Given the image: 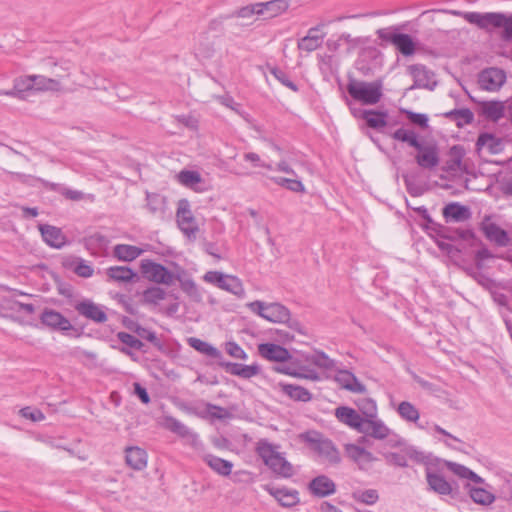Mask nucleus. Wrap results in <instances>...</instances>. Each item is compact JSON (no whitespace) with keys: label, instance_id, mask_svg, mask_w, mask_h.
Instances as JSON below:
<instances>
[{"label":"nucleus","instance_id":"obj_1","mask_svg":"<svg viewBox=\"0 0 512 512\" xmlns=\"http://www.w3.org/2000/svg\"><path fill=\"white\" fill-rule=\"evenodd\" d=\"M453 15L463 17L468 23L491 34L502 29L501 39L505 42L512 41V13L505 12H463L451 11Z\"/></svg>","mask_w":512,"mask_h":512},{"label":"nucleus","instance_id":"obj_2","mask_svg":"<svg viewBox=\"0 0 512 512\" xmlns=\"http://www.w3.org/2000/svg\"><path fill=\"white\" fill-rule=\"evenodd\" d=\"M390 137L416 149L415 161L422 169L433 170L439 165L438 147L435 144L425 145L415 131L401 127L391 133Z\"/></svg>","mask_w":512,"mask_h":512},{"label":"nucleus","instance_id":"obj_3","mask_svg":"<svg viewBox=\"0 0 512 512\" xmlns=\"http://www.w3.org/2000/svg\"><path fill=\"white\" fill-rule=\"evenodd\" d=\"M442 239H446L449 241H457V240H465L471 241L470 246H480L474 252V264L477 270H483L485 268V261L496 258L487 246L479 239L472 229H463V228H449L442 227V231L437 235Z\"/></svg>","mask_w":512,"mask_h":512},{"label":"nucleus","instance_id":"obj_4","mask_svg":"<svg viewBox=\"0 0 512 512\" xmlns=\"http://www.w3.org/2000/svg\"><path fill=\"white\" fill-rule=\"evenodd\" d=\"M348 95L362 105H376L383 97V80L381 78L372 82L349 78L346 85Z\"/></svg>","mask_w":512,"mask_h":512},{"label":"nucleus","instance_id":"obj_5","mask_svg":"<svg viewBox=\"0 0 512 512\" xmlns=\"http://www.w3.org/2000/svg\"><path fill=\"white\" fill-rule=\"evenodd\" d=\"M299 439L309 446L318 456L324 458L329 464L337 465L341 462L338 448L329 438L316 430H308L299 435Z\"/></svg>","mask_w":512,"mask_h":512},{"label":"nucleus","instance_id":"obj_6","mask_svg":"<svg viewBox=\"0 0 512 512\" xmlns=\"http://www.w3.org/2000/svg\"><path fill=\"white\" fill-rule=\"evenodd\" d=\"M256 452L273 473L281 478H291L294 474L293 465L274 450V447L267 440H260L257 444Z\"/></svg>","mask_w":512,"mask_h":512},{"label":"nucleus","instance_id":"obj_7","mask_svg":"<svg viewBox=\"0 0 512 512\" xmlns=\"http://www.w3.org/2000/svg\"><path fill=\"white\" fill-rule=\"evenodd\" d=\"M305 355L293 354L290 352V358L283 364H274L271 370L278 374L291 376L298 379H307L318 381L320 376L318 372L306 365Z\"/></svg>","mask_w":512,"mask_h":512},{"label":"nucleus","instance_id":"obj_8","mask_svg":"<svg viewBox=\"0 0 512 512\" xmlns=\"http://www.w3.org/2000/svg\"><path fill=\"white\" fill-rule=\"evenodd\" d=\"M203 280L219 289L237 296L238 298L245 297L243 283L237 276L224 274L220 271H208L204 274Z\"/></svg>","mask_w":512,"mask_h":512},{"label":"nucleus","instance_id":"obj_9","mask_svg":"<svg viewBox=\"0 0 512 512\" xmlns=\"http://www.w3.org/2000/svg\"><path fill=\"white\" fill-rule=\"evenodd\" d=\"M140 269L145 278L156 284L171 285L176 280V274L163 264L150 259L142 260Z\"/></svg>","mask_w":512,"mask_h":512},{"label":"nucleus","instance_id":"obj_10","mask_svg":"<svg viewBox=\"0 0 512 512\" xmlns=\"http://www.w3.org/2000/svg\"><path fill=\"white\" fill-rule=\"evenodd\" d=\"M40 322L42 325L48 327L52 331H59L63 334H67L68 331H74L76 337H80L82 332L75 328L68 318H66L60 312L45 307L40 314Z\"/></svg>","mask_w":512,"mask_h":512},{"label":"nucleus","instance_id":"obj_11","mask_svg":"<svg viewBox=\"0 0 512 512\" xmlns=\"http://www.w3.org/2000/svg\"><path fill=\"white\" fill-rule=\"evenodd\" d=\"M177 224L179 229L186 235L189 239L193 236L195 238V233L198 231V226L195 223V218L190 209V203L187 199H180L178 201L177 208Z\"/></svg>","mask_w":512,"mask_h":512},{"label":"nucleus","instance_id":"obj_12","mask_svg":"<svg viewBox=\"0 0 512 512\" xmlns=\"http://www.w3.org/2000/svg\"><path fill=\"white\" fill-rule=\"evenodd\" d=\"M506 73L498 67L483 69L478 75V83L485 91L496 92L506 82Z\"/></svg>","mask_w":512,"mask_h":512},{"label":"nucleus","instance_id":"obj_13","mask_svg":"<svg viewBox=\"0 0 512 512\" xmlns=\"http://www.w3.org/2000/svg\"><path fill=\"white\" fill-rule=\"evenodd\" d=\"M480 229L486 239L495 243L497 246L506 247L509 245L510 237L508 232L498 224L492 222L490 216H485L480 223Z\"/></svg>","mask_w":512,"mask_h":512},{"label":"nucleus","instance_id":"obj_14","mask_svg":"<svg viewBox=\"0 0 512 512\" xmlns=\"http://www.w3.org/2000/svg\"><path fill=\"white\" fill-rule=\"evenodd\" d=\"M469 98L474 103L478 104L477 112L480 116L484 117L488 121L498 122L505 115L504 102L500 100L490 101H479L473 96L469 95Z\"/></svg>","mask_w":512,"mask_h":512},{"label":"nucleus","instance_id":"obj_15","mask_svg":"<svg viewBox=\"0 0 512 512\" xmlns=\"http://www.w3.org/2000/svg\"><path fill=\"white\" fill-rule=\"evenodd\" d=\"M116 337L123 345H113V348L130 357L133 361H137V356L132 351V349L147 353L145 344L138 337H135L134 335L124 331L118 332Z\"/></svg>","mask_w":512,"mask_h":512},{"label":"nucleus","instance_id":"obj_16","mask_svg":"<svg viewBox=\"0 0 512 512\" xmlns=\"http://www.w3.org/2000/svg\"><path fill=\"white\" fill-rule=\"evenodd\" d=\"M426 481L429 489L439 495L450 496L453 499H457L459 497V490L457 488H453V484L446 480L440 473L428 472Z\"/></svg>","mask_w":512,"mask_h":512},{"label":"nucleus","instance_id":"obj_17","mask_svg":"<svg viewBox=\"0 0 512 512\" xmlns=\"http://www.w3.org/2000/svg\"><path fill=\"white\" fill-rule=\"evenodd\" d=\"M259 355L275 364H283L290 358V351L279 344L266 342L258 345Z\"/></svg>","mask_w":512,"mask_h":512},{"label":"nucleus","instance_id":"obj_18","mask_svg":"<svg viewBox=\"0 0 512 512\" xmlns=\"http://www.w3.org/2000/svg\"><path fill=\"white\" fill-rule=\"evenodd\" d=\"M264 490L284 508H292L300 503L299 492L296 489L278 488L267 484L264 486Z\"/></svg>","mask_w":512,"mask_h":512},{"label":"nucleus","instance_id":"obj_19","mask_svg":"<svg viewBox=\"0 0 512 512\" xmlns=\"http://www.w3.org/2000/svg\"><path fill=\"white\" fill-rule=\"evenodd\" d=\"M362 119L365 121L366 125L369 128H372L384 135L390 137L392 133L387 129L388 125V111L386 110H378V109H369V111L361 112Z\"/></svg>","mask_w":512,"mask_h":512},{"label":"nucleus","instance_id":"obj_20","mask_svg":"<svg viewBox=\"0 0 512 512\" xmlns=\"http://www.w3.org/2000/svg\"><path fill=\"white\" fill-rule=\"evenodd\" d=\"M218 366L224 369L226 373L243 379H250L261 372V366L257 363L246 365L223 360L218 362Z\"/></svg>","mask_w":512,"mask_h":512},{"label":"nucleus","instance_id":"obj_21","mask_svg":"<svg viewBox=\"0 0 512 512\" xmlns=\"http://www.w3.org/2000/svg\"><path fill=\"white\" fill-rule=\"evenodd\" d=\"M328 23L329 22H321L318 25L311 27L308 30L307 35L298 41V48L306 52H313L320 48L322 46L323 39L326 36V33L320 32Z\"/></svg>","mask_w":512,"mask_h":512},{"label":"nucleus","instance_id":"obj_22","mask_svg":"<svg viewBox=\"0 0 512 512\" xmlns=\"http://www.w3.org/2000/svg\"><path fill=\"white\" fill-rule=\"evenodd\" d=\"M75 310L83 317L95 322L104 323L108 317L103 308L90 299H84L74 305Z\"/></svg>","mask_w":512,"mask_h":512},{"label":"nucleus","instance_id":"obj_23","mask_svg":"<svg viewBox=\"0 0 512 512\" xmlns=\"http://www.w3.org/2000/svg\"><path fill=\"white\" fill-rule=\"evenodd\" d=\"M308 491L317 498H325L336 492V484L327 475H318L308 483Z\"/></svg>","mask_w":512,"mask_h":512},{"label":"nucleus","instance_id":"obj_24","mask_svg":"<svg viewBox=\"0 0 512 512\" xmlns=\"http://www.w3.org/2000/svg\"><path fill=\"white\" fill-rule=\"evenodd\" d=\"M38 229L43 241L52 248L61 249L68 243L67 237L59 227L49 224H39Z\"/></svg>","mask_w":512,"mask_h":512},{"label":"nucleus","instance_id":"obj_25","mask_svg":"<svg viewBox=\"0 0 512 512\" xmlns=\"http://www.w3.org/2000/svg\"><path fill=\"white\" fill-rule=\"evenodd\" d=\"M335 417L337 420L348 427L360 432L363 428L365 418L360 413L349 406H339L335 409Z\"/></svg>","mask_w":512,"mask_h":512},{"label":"nucleus","instance_id":"obj_26","mask_svg":"<svg viewBox=\"0 0 512 512\" xmlns=\"http://www.w3.org/2000/svg\"><path fill=\"white\" fill-rule=\"evenodd\" d=\"M362 433L376 440H384L392 433L391 429L377 416L375 418L366 419L363 423Z\"/></svg>","mask_w":512,"mask_h":512},{"label":"nucleus","instance_id":"obj_27","mask_svg":"<svg viewBox=\"0 0 512 512\" xmlns=\"http://www.w3.org/2000/svg\"><path fill=\"white\" fill-rule=\"evenodd\" d=\"M408 72L413 78V88H425L429 90H433L436 83L433 86H430V80L434 76V73L429 70L423 64H412L408 66Z\"/></svg>","mask_w":512,"mask_h":512},{"label":"nucleus","instance_id":"obj_28","mask_svg":"<svg viewBox=\"0 0 512 512\" xmlns=\"http://www.w3.org/2000/svg\"><path fill=\"white\" fill-rule=\"evenodd\" d=\"M335 381L341 386V388L353 392L365 394L367 392L366 386L359 381L356 375L346 369L338 370L335 376Z\"/></svg>","mask_w":512,"mask_h":512},{"label":"nucleus","instance_id":"obj_29","mask_svg":"<svg viewBox=\"0 0 512 512\" xmlns=\"http://www.w3.org/2000/svg\"><path fill=\"white\" fill-rule=\"evenodd\" d=\"M442 215L449 222H463L471 218V210L468 206L459 202H451L446 204L442 209Z\"/></svg>","mask_w":512,"mask_h":512},{"label":"nucleus","instance_id":"obj_30","mask_svg":"<svg viewBox=\"0 0 512 512\" xmlns=\"http://www.w3.org/2000/svg\"><path fill=\"white\" fill-rule=\"evenodd\" d=\"M475 147L477 153L486 147L488 152L492 155L499 154L504 150L502 139L490 132L479 133Z\"/></svg>","mask_w":512,"mask_h":512},{"label":"nucleus","instance_id":"obj_31","mask_svg":"<svg viewBox=\"0 0 512 512\" xmlns=\"http://www.w3.org/2000/svg\"><path fill=\"white\" fill-rule=\"evenodd\" d=\"M147 452L139 446H129L125 448L126 464L134 470H143L147 466Z\"/></svg>","mask_w":512,"mask_h":512},{"label":"nucleus","instance_id":"obj_32","mask_svg":"<svg viewBox=\"0 0 512 512\" xmlns=\"http://www.w3.org/2000/svg\"><path fill=\"white\" fill-rule=\"evenodd\" d=\"M106 274L110 280L118 283H132L139 279L138 273L128 266H111Z\"/></svg>","mask_w":512,"mask_h":512},{"label":"nucleus","instance_id":"obj_33","mask_svg":"<svg viewBox=\"0 0 512 512\" xmlns=\"http://www.w3.org/2000/svg\"><path fill=\"white\" fill-rule=\"evenodd\" d=\"M187 343L197 352L212 359H215L217 363L224 360L223 354L218 348L202 339L196 337H189L187 339Z\"/></svg>","mask_w":512,"mask_h":512},{"label":"nucleus","instance_id":"obj_34","mask_svg":"<svg viewBox=\"0 0 512 512\" xmlns=\"http://www.w3.org/2000/svg\"><path fill=\"white\" fill-rule=\"evenodd\" d=\"M281 392L293 401L307 403L313 398L312 393L303 386L289 383H279Z\"/></svg>","mask_w":512,"mask_h":512},{"label":"nucleus","instance_id":"obj_35","mask_svg":"<svg viewBox=\"0 0 512 512\" xmlns=\"http://www.w3.org/2000/svg\"><path fill=\"white\" fill-rule=\"evenodd\" d=\"M464 489L467 491L472 501L478 505L488 506L496 500V496L483 487H476L470 483H465Z\"/></svg>","mask_w":512,"mask_h":512},{"label":"nucleus","instance_id":"obj_36","mask_svg":"<svg viewBox=\"0 0 512 512\" xmlns=\"http://www.w3.org/2000/svg\"><path fill=\"white\" fill-rule=\"evenodd\" d=\"M205 464L215 473L221 476H229L233 469V463L213 454H206L203 457Z\"/></svg>","mask_w":512,"mask_h":512},{"label":"nucleus","instance_id":"obj_37","mask_svg":"<svg viewBox=\"0 0 512 512\" xmlns=\"http://www.w3.org/2000/svg\"><path fill=\"white\" fill-rule=\"evenodd\" d=\"M261 16L267 15L264 19L277 17L284 13L290 6V0H271L267 2H259Z\"/></svg>","mask_w":512,"mask_h":512},{"label":"nucleus","instance_id":"obj_38","mask_svg":"<svg viewBox=\"0 0 512 512\" xmlns=\"http://www.w3.org/2000/svg\"><path fill=\"white\" fill-rule=\"evenodd\" d=\"M290 310L278 302L268 303L264 319L272 323H283L289 320Z\"/></svg>","mask_w":512,"mask_h":512},{"label":"nucleus","instance_id":"obj_39","mask_svg":"<svg viewBox=\"0 0 512 512\" xmlns=\"http://www.w3.org/2000/svg\"><path fill=\"white\" fill-rule=\"evenodd\" d=\"M143 252L142 248L129 244H117L113 248V256L119 261L124 262H132L142 255Z\"/></svg>","mask_w":512,"mask_h":512},{"label":"nucleus","instance_id":"obj_40","mask_svg":"<svg viewBox=\"0 0 512 512\" xmlns=\"http://www.w3.org/2000/svg\"><path fill=\"white\" fill-rule=\"evenodd\" d=\"M443 117L455 122L458 128L472 124L474 114L469 108H455L442 114Z\"/></svg>","mask_w":512,"mask_h":512},{"label":"nucleus","instance_id":"obj_41","mask_svg":"<svg viewBox=\"0 0 512 512\" xmlns=\"http://www.w3.org/2000/svg\"><path fill=\"white\" fill-rule=\"evenodd\" d=\"M305 361L321 369L337 370V362L321 350H315L312 354H306Z\"/></svg>","mask_w":512,"mask_h":512},{"label":"nucleus","instance_id":"obj_42","mask_svg":"<svg viewBox=\"0 0 512 512\" xmlns=\"http://www.w3.org/2000/svg\"><path fill=\"white\" fill-rule=\"evenodd\" d=\"M394 46L405 57L414 55L416 51V42L413 37L407 33H401Z\"/></svg>","mask_w":512,"mask_h":512},{"label":"nucleus","instance_id":"obj_43","mask_svg":"<svg viewBox=\"0 0 512 512\" xmlns=\"http://www.w3.org/2000/svg\"><path fill=\"white\" fill-rule=\"evenodd\" d=\"M135 334L138 336L140 340L143 339L151 343L159 352L166 353V346L164 345L162 340L157 336L155 331L150 330L141 325Z\"/></svg>","mask_w":512,"mask_h":512},{"label":"nucleus","instance_id":"obj_44","mask_svg":"<svg viewBox=\"0 0 512 512\" xmlns=\"http://www.w3.org/2000/svg\"><path fill=\"white\" fill-rule=\"evenodd\" d=\"M260 3H252L234 10L232 13L221 16V19L226 20L233 17L250 18L254 15L261 16Z\"/></svg>","mask_w":512,"mask_h":512},{"label":"nucleus","instance_id":"obj_45","mask_svg":"<svg viewBox=\"0 0 512 512\" xmlns=\"http://www.w3.org/2000/svg\"><path fill=\"white\" fill-rule=\"evenodd\" d=\"M167 293L159 286H151L142 292V302L144 304L157 305L166 298Z\"/></svg>","mask_w":512,"mask_h":512},{"label":"nucleus","instance_id":"obj_46","mask_svg":"<svg viewBox=\"0 0 512 512\" xmlns=\"http://www.w3.org/2000/svg\"><path fill=\"white\" fill-rule=\"evenodd\" d=\"M379 453L383 456L385 462L389 466L406 468L408 467V458L407 455L401 451L398 452H390L385 450H379Z\"/></svg>","mask_w":512,"mask_h":512},{"label":"nucleus","instance_id":"obj_47","mask_svg":"<svg viewBox=\"0 0 512 512\" xmlns=\"http://www.w3.org/2000/svg\"><path fill=\"white\" fill-rule=\"evenodd\" d=\"M355 404L363 418L370 419L377 416V404L372 398H360L355 401Z\"/></svg>","mask_w":512,"mask_h":512},{"label":"nucleus","instance_id":"obj_48","mask_svg":"<svg viewBox=\"0 0 512 512\" xmlns=\"http://www.w3.org/2000/svg\"><path fill=\"white\" fill-rule=\"evenodd\" d=\"M397 412L400 417L408 422L416 423L419 420V410L409 401L399 403Z\"/></svg>","mask_w":512,"mask_h":512},{"label":"nucleus","instance_id":"obj_49","mask_svg":"<svg viewBox=\"0 0 512 512\" xmlns=\"http://www.w3.org/2000/svg\"><path fill=\"white\" fill-rule=\"evenodd\" d=\"M352 498L358 503L374 505L379 500V493L376 489L356 490L352 493Z\"/></svg>","mask_w":512,"mask_h":512},{"label":"nucleus","instance_id":"obj_50","mask_svg":"<svg viewBox=\"0 0 512 512\" xmlns=\"http://www.w3.org/2000/svg\"><path fill=\"white\" fill-rule=\"evenodd\" d=\"M163 425L167 430L180 437H187L190 433L189 428L173 416H165Z\"/></svg>","mask_w":512,"mask_h":512},{"label":"nucleus","instance_id":"obj_51","mask_svg":"<svg viewBox=\"0 0 512 512\" xmlns=\"http://www.w3.org/2000/svg\"><path fill=\"white\" fill-rule=\"evenodd\" d=\"M176 280L179 281L180 288L182 289V291L186 293L191 299H193L194 301L201 300V294L199 293L197 285L193 279H184L180 274H176Z\"/></svg>","mask_w":512,"mask_h":512},{"label":"nucleus","instance_id":"obj_52","mask_svg":"<svg viewBox=\"0 0 512 512\" xmlns=\"http://www.w3.org/2000/svg\"><path fill=\"white\" fill-rule=\"evenodd\" d=\"M32 77L34 80L33 90L36 91L57 90L60 85L59 81L43 75H32Z\"/></svg>","mask_w":512,"mask_h":512},{"label":"nucleus","instance_id":"obj_53","mask_svg":"<svg viewBox=\"0 0 512 512\" xmlns=\"http://www.w3.org/2000/svg\"><path fill=\"white\" fill-rule=\"evenodd\" d=\"M33 82L32 75L15 78L13 88L17 98L24 99V93L33 90Z\"/></svg>","mask_w":512,"mask_h":512},{"label":"nucleus","instance_id":"obj_54","mask_svg":"<svg viewBox=\"0 0 512 512\" xmlns=\"http://www.w3.org/2000/svg\"><path fill=\"white\" fill-rule=\"evenodd\" d=\"M268 70L271 75L275 77L283 86L289 88L293 92H298L299 87L292 80H290L289 75L283 71L281 68L277 66L268 67Z\"/></svg>","mask_w":512,"mask_h":512},{"label":"nucleus","instance_id":"obj_55","mask_svg":"<svg viewBox=\"0 0 512 512\" xmlns=\"http://www.w3.org/2000/svg\"><path fill=\"white\" fill-rule=\"evenodd\" d=\"M402 112L413 125L418 126L421 129H427L429 127V117L427 114L418 113L407 109H402Z\"/></svg>","mask_w":512,"mask_h":512},{"label":"nucleus","instance_id":"obj_56","mask_svg":"<svg viewBox=\"0 0 512 512\" xmlns=\"http://www.w3.org/2000/svg\"><path fill=\"white\" fill-rule=\"evenodd\" d=\"M402 32H400L399 27L396 26H390L386 28H380L376 31V34L379 39L386 43H391L395 45V42L398 39V36L401 35Z\"/></svg>","mask_w":512,"mask_h":512},{"label":"nucleus","instance_id":"obj_57","mask_svg":"<svg viewBox=\"0 0 512 512\" xmlns=\"http://www.w3.org/2000/svg\"><path fill=\"white\" fill-rule=\"evenodd\" d=\"M178 180L184 186L193 187L194 185L199 184L202 181V178H201L200 173L197 171L182 170L178 174Z\"/></svg>","mask_w":512,"mask_h":512},{"label":"nucleus","instance_id":"obj_58","mask_svg":"<svg viewBox=\"0 0 512 512\" xmlns=\"http://www.w3.org/2000/svg\"><path fill=\"white\" fill-rule=\"evenodd\" d=\"M447 462L449 461L441 459L439 457L434 456L432 453H429V459H427L425 463L426 476H428V472L441 474L444 467H446Z\"/></svg>","mask_w":512,"mask_h":512},{"label":"nucleus","instance_id":"obj_59","mask_svg":"<svg viewBox=\"0 0 512 512\" xmlns=\"http://www.w3.org/2000/svg\"><path fill=\"white\" fill-rule=\"evenodd\" d=\"M272 180L279 186L285 187L292 192H304L305 187L300 180L285 177H273Z\"/></svg>","mask_w":512,"mask_h":512},{"label":"nucleus","instance_id":"obj_60","mask_svg":"<svg viewBox=\"0 0 512 512\" xmlns=\"http://www.w3.org/2000/svg\"><path fill=\"white\" fill-rule=\"evenodd\" d=\"M206 413L217 420H225L232 417V413L224 407L212 403H205Z\"/></svg>","mask_w":512,"mask_h":512},{"label":"nucleus","instance_id":"obj_61","mask_svg":"<svg viewBox=\"0 0 512 512\" xmlns=\"http://www.w3.org/2000/svg\"><path fill=\"white\" fill-rule=\"evenodd\" d=\"M147 207L153 214L163 211L165 206V197L157 193H147Z\"/></svg>","mask_w":512,"mask_h":512},{"label":"nucleus","instance_id":"obj_62","mask_svg":"<svg viewBox=\"0 0 512 512\" xmlns=\"http://www.w3.org/2000/svg\"><path fill=\"white\" fill-rule=\"evenodd\" d=\"M402 452L407 455L408 459L414 461L417 464L425 465L427 459H429V453L426 454L423 451L418 450L417 447L413 445L405 446L402 449Z\"/></svg>","mask_w":512,"mask_h":512},{"label":"nucleus","instance_id":"obj_63","mask_svg":"<svg viewBox=\"0 0 512 512\" xmlns=\"http://www.w3.org/2000/svg\"><path fill=\"white\" fill-rule=\"evenodd\" d=\"M72 270L75 274L83 278H89L93 275L94 269L84 259L78 257L73 262Z\"/></svg>","mask_w":512,"mask_h":512},{"label":"nucleus","instance_id":"obj_64","mask_svg":"<svg viewBox=\"0 0 512 512\" xmlns=\"http://www.w3.org/2000/svg\"><path fill=\"white\" fill-rule=\"evenodd\" d=\"M381 57L382 53L378 48L375 46H367L361 49L358 60L370 63L377 62Z\"/></svg>","mask_w":512,"mask_h":512}]
</instances>
